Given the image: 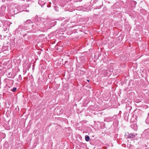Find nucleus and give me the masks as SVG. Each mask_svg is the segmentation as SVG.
Listing matches in <instances>:
<instances>
[{
  "label": "nucleus",
  "mask_w": 149,
  "mask_h": 149,
  "mask_svg": "<svg viewBox=\"0 0 149 149\" xmlns=\"http://www.w3.org/2000/svg\"><path fill=\"white\" fill-rule=\"evenodd\" d=\"M34 24L32 25L33 30L44 32L56 25V21L49 18L42 20L40 18L36 17L34 20Z\"/></svg>",
  "instance_id": "obj_1"
},
{
  "label": "nucleus",
  "mask_w": 149,
  "mask_h": 149,
  "mask_svg": "<svg viewBox=\"0 0 149 149\" xmlns=\"http://www.w3.org/2000/svg\"><path fill=\"white\" fill-rule=\"evenodd\" d=\"M29 29L27 25H19L18 28L15 31V34H18L19 35H21L23 31H24Z\"/></svg>",
  "instance_id": "obj_2"
},
{
  "label": "nucleus",
  "mask_w": 149,
  "mask_h": 149,
  "mask_svg": "<svg viewBox=\"0 0 149 149\" xmlns=\"http://www.w3.org/2000/svg\"><path fill=\"white\" fill-rule=\"evenodd\" d=\"M67 0H55L54 3H57L58 5L61 6H68L70 3V1H68L66 3H65L63 1H65Z\"/></svg>",
  "instance_id": "obj_3"
},
{
  "label": "nucleus",
  "mask_w": 149,
  "mask_h": 149,
  "mask_svg": "<svg viewBox=\"0 0 149 149\" xmlns=\"http://www.w3.org/2000/svg\"><path fill=\"white\" fill-rule=\"evenodd\" d=\"M66 23H62L61 24V28L57 31H56L57 32V33L59 32V34H63V32L65 31L66 30V26H67V25H65V24Z\"/></svg>",
  "instance_id": "obj_4"
},
{
  "label": "nucleus",
  "mask_w": 149,
  "mask_h": 149,
  "mask_svg": "<svg viewBox=\"0 0 149 149\" xmlns=\"http://www.w3.org/2000/svg\"><path fill=\"white\" fill-rule=\"evenodd\" d=\"M130 127L134 130L136 131L137 129V125L136 124V122L135 121H133L130 122Z\"/></svg>",
  "instance_id": "obj_5"
},
{
  "label": "nucleus",
  "mask_w": 149,
  "mask_h": 149,
  "mask_svg": "<svg viewBox=\"0 0 149 149\" xmlns=\"http://www.w3.org/2000/svg\"><path fill=\"white\" fill-rule=\"evenodd\" d=\"M130 3L129 5H130V9L131 8H134L136 7V5L137 3V2L134 0H130Z\"/></svg>",
  "instance_id": "obj_6"
},
{
  "label": "nucleus",
  "mask_w": 149,
  "mask_h": 149,
  "mask_svg": "<svg viewBox=\"0 0 149 149\" xmlns=\"http://www.w3.org/2000/svg\"><path fill=\"white\" fill-rule=\"evenodd\" d=\"M5 7L4 6H2L0 8V16H3L5 15Z\"/></svg>",
  "instance_id": "obj_7"
},
{
  "label": "nucleus",
  "mask_w": 149,
  "mask_h": 149,
  "mask_svg": "<svg viewBox=\"0 0 149 149\" xmlns=\"http://www.w3.org/2000/svg\"><path fill=\"white\" fill-rule=\"evenodd\" d=\"M32 23V21L30 19L27 20L24 23V25H27L28 26V28L30 29L31 25H29L30 24Z\"/></svg>",
  "instance_id": "obj_8"
},
{
  "label": "nucleus",
  "mask_w": 149,
  "mask_h": 149,
  "mask_svg": "<svg viewBox=\"0 0 149 149\" xmlns=\"http://www.w3.org/2000/svg\"><path fill=\"white\" fill-rule=\"evenodd\" d=\"M142 135L148 136H149V128L144 130L143 132Z\"/></svg>",
  "instance_id": "obj_9"
},
{
  "label": "nucleus",
  "mask_w": 149,
  "mask_h": 149,
  "mask_svg": "<svg viewBox=\"0 0 149 149\" xmlns=\"http://www.w3.org/2000/svg\"><path fill=\"white\" fill-rule=\"evenodd\" d=\"M137 135V134L136 133H130L128 134L127 137L129 138L132 139Z\"/></svg>",
  "instance_id": "obj_10"
},
{
  "label": "nucleus",
  "mask_w": 149,
  "mask_h": 149,
  "mask_svg": "<svg viewBox=\"0 0 149 149\" xmlns=\"http://www.w3.org/2000/svg\"><path fill=\"white\" fill-rule=\"evenodd\" d=\"M8 13L10 16H12L15 14V11H14L13 8L9 10Z\"/></svg>",
  "instance_id": "obj_11"
},
{
  "label": "nucleus",
  "mask_w": 149,
  "mask_h": 149,
  "mask_svg": "<svg viewBox=\"0 0 149 149\" xmlns=\"http://www.w3.org/2000/svg\"><path fill=\"white\" fill-rule=\"evenodd\" d=\"M38 3L41 6V7H42L45 5L46 2L42 1L41 0H39L38 1Z\"/></svg>",
  "instance_id": "obj_12"
},
{
  "label": "nucleus",
  "mask_w": 149,
  "mask_h": 149,
  "mask_svg": "<svg viewBox=\"0 0 149 149\" xmlns=\"http://www.w3.org/2000/svg\"><path fill=\"white\" fill-rule=\"evenodd\" d=\"M123 116L124 118V119L125 120H128L129 114L127 113H124Z\"/></svg>",
  "instance_id": "obj_13"
},
{
  "label": "nucleus",
  "mask_w": 149,
  "mask_h": 149,
  "mask_svg": "<svg viewBox=\"0 0 149 149\" xmlns=\"http://www.w3.org/2000/svg\"><path fill=\"white\" fill-rule=\"evenodd\" d=\"M14 11H15V14H16L19 12H20V11L17 8H16L15 7H13Z\"/></svg>",
  "instance_id": "obj_14"
},
{
  "label": "nucleus",
  "mask_w": 149,
  "mask_h": 149,
  "mask_svg": "<svg viewBox=\"0 0 149 149\" xmlns=\"http://www.w3.org/2000/svg\"><path fill=\"white\" fill-rule=\"evenodd\" d=\"M90 139V137L88 135H86L85 136V140L86 141H89Z\"/></svg>",
  "instance_id": "obj_15"
},
{
  "label": "nucleus",
  "mask_w": 149,
  "mask_h": 149,
  "mask_svg": "<svg viewBox=\"0 0 149 149\" xmlns=\"http://www.w3.org/2000/svg\"><path fill=\"white\" fill-rule=\"evenodd\" d=\"M54 10L57 12L58 11V7L56 6H54Z\"/></svg>",
  "instance_id": "obj_16"
},
{
  "label": "nucleus",
  "mask_w": 149,
  "mask_h": 149,
  "mask_svg": "<svg viewBox=\"0 0 149 149\" xmlns=\"http://www.w3.org/2000/svg\"><path fill=\"white\" fill-rule=\"evenodd\" d=\"M17 90V88L14 87L13 88L11 89V91L12 92H15Z\"/></svg>",
  "instance_id": "obj_17"
},
{
  "label": "nucleus",
  "mask_w": 149,
  "mask_h": 149,
  "mask_svg": "<svg viewBox=\"0 0 149 149\" xmlns=\"http://www.w3.org/2000/svg\"><path fill=\"white\" fill-rule=\"evenodd\" d=\"M149 113H148V117L147 118V120H146V123H147V121L148 120V119H149ZM146 123L147 124H149V122L148 123Z\"/></svg>",
  "instance_id": "obj_18"
},
{
  "label": "nucleus",
  "mask_w": 149,
  "mask_h": 149,
  "mask_svg": "<svg viewBox=\"0 0 149 149\" xmlns=\"http://www.w3.org/2000/svg\"><path fill=\"white\" fill-rule=\"evenodd\" d=\"M125 102V101L124 100H122V103H123Z\"/></svg>",
  "instance_id": "obj_19"
},
{
  "label": "nucleus",
  "mask_w": 149,
  "mask_h": 149,
  "mask_svg": "<svg viewBox=\"0 0 149 149\" xmlns=\"http://www.w3.org/2000/svg\"><path fill=\"white\" fill-rule=\"evenodd\" d=\"M2 24H3V23H2V22H1V23H0V26H1Z\"/></svg>",
  "instance_id": "obj_20"
},
{
  "label": "nucleus",
  "mask_w": 149,
  "mask_h": 149,
  "mask_svg": "<svg viewBox=\"0 0 149 149\" xmlns=\"http://www.w3.org/2000/svg\"><path fill=\"white\" fill-rule=\"evenodd\" d=\"M26 11L27 12H29V10H22V11Z\"/></svg>",
  "instance_id": "obj_21"
},
{
  "label": "nucleus",
  "mask_w": 149,
  "mask_h": 149,
  "mask_svg": "<svg viewBox=\"0 0 149 149\" xmlns=\"http://www.w3.org/2000/svg\"><path fill=\"white\" fill-rule=\"evenodd\" d=\"M48 7H51L50 6V5H46Z\"/></svg>",
  "instance_id": "obj_22"
},
{
  "label": "nucleus",
  "mask_w": 149,
  "mask_h": 149,
  "mask_svg": "<svg viewBox=\"0 0 149 149\" xmlns=\"http://www.w3.org/2000/svg\"><path fill=\"white\" fill-rule=\"evenodd\" d=\"M68 61H66L65 62V64H66V63H68Z\"/></svg>",
  "instance_id": "obj_23"
},
{
  "label": "nucleus",
  "mask_w": 149,
  "mask_h": 149,
  "mask_svg": "<svg viewBox=\"0 0 149 149\" xmlns=\"http://www.w3.org/2000/svg\"><path fill=\"white\" fill-rule=\"evenodd\" d=\"M27 1H31V0H26Z\"/></svg>",
  "instance_id": "obj_24"
},
{
  "label": "nucleus",
  "mask_w": 149,
  "mask_h": 149,
  "mask_svg": "<svg viewBox=\"0 0 149 149\" xmlns=\"http://www.w3.org/2000/svg\"><path fill=\"white\" fill-rule=\"evenodd\" d=\"M145 149H149V147L148 148H146Z\"/></svg>",
  "instance_id": "obj_25"
},
{
  "label": "nucleus",
  "mask_w": 149,
  "mask_h": 149,
  "mask_svg": "<svg viewBox=\"0 0 149 149\" xmlns=\"http://www.w3.org/2000/svg\"><path fill=\"white\" fill-rule=\"evenodd\" d=\"M87 81H88V82H89V80L87 79Z\"/></svg>",
  "instance_id": "obj_26"
},
{
  "label": "nucleus",
  "mask_w": 149,
  "mask_h": 149,
  "mask_svg": "<svg viewBox=\"0 0 149 149\" xmlns=\"http://www.w3.org/2000/svg\"><path fill=\"white\" fill-rule=\"evenodd\" d=\"M126 61L127 60H125V61H125V62H126Z\"/></svg>",
  "instance_id": "obj_27"
}]
</instances>
